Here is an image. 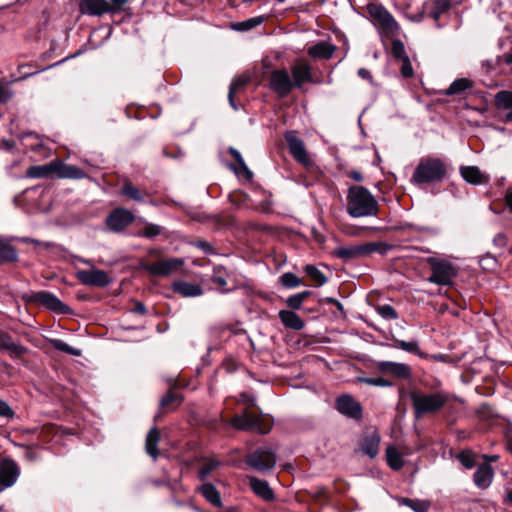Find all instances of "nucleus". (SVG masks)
<instances>
[{
    "mask_svg": "<svg viewBox=\"0 0 512 512\" xmlns=\"http://www.w3.org/2000/svg\"><path fill=\"white\" fill-rule=\"evenodd\" d=\"M493 241H494V243H495L496 245L501 246V247H503V246H505V245H506V237H505V235H504V234H501V233L497 234V235L494 237V240H493Z\"/></svg>",
    "mask_w": 512,
    "mask_h": 512,
    "instance_id": "obj_62",
    "label": "nucleus"
},
{
    "mask_svg": "<svg viewBox=\"0 0 512 512\" xmlns=\"http://www.w3.org/2000/svg\"><path fill=\"white\" fill-rule=\"evenodd\" d=\"M379 444L380 436L378 433L373 432L362 439L360 449L363 454L368 455L370 458H374L379 452Z\"/></svg>",
    "mask_w": 512,
    "mask_h": 512,
    "instance_id": "obj_24",
    "label": "nucleus"
},
{
    "mask_svg": "<svg viewBox=\"0 0 512 512\" xmlns=\"http://www.w3.org/2000/svg\"><path fill=\"white\" fill-rule=\"evenodd\" d=\"M196 246L203 250L205 253H211L212 252V246L210 243L205 241H199L196 243Z\"/></svg>",
    "mask_w": 512,
    "mask_h": 512,
    "instance_id": "obj_61",
    "label": "nucleus"
},
{
    "mask_svg": "<svg viewBox=\"0 0 512 512\" xmlns=\"http://www.w3.org/2000/svg\"><path fill=\"white\" fill-rule=\"evenodd\" d=\"M160 441V431L157 427H153L149 430L146 436L145 441V450L149 456H151L154 460L157 459L158 452V443Z\"/></svg>",
    "mask_w": 512,
    "mask_h": 512,
    "instance_id": "obj_30",
    "label": "nucleus"
},
{
    "mask_svg": "<svg viewBox=\"0 0 512 512\" xmlns=\"http://www.w3.org/2000/svg\"><path fill=\"white\" fill-rule=\"evenodd\" d=\"M479 263L483 269L489 270V269H493L495 267L496 259L494 257L487 256V257L482 258L479 261Z\"/></svg>",
    "mask_w": 512,
    "mask_h": 512,
    "instance_id": "obj_58",
    "label": "nucleus"
},
{
    "mask_svg": "<svg viewBox=\"0 0 512 512\" xmlns=\"http://www.w3.org/2000/svg\"><path fill=\"white\" fill-rule=\"evenodd\" d=\"M284 138L288 144L292 157L303 166H310L312 161L307 153L303 140L297 136L296 131H287L284 134Z\"/></svg>",
    "mask_w": 512,
    "mask_h": 512,
    "instance_id": "obj_8",
    "label": "nucleus"
},
{
    "mask_svg": "<svg viewBox=\"0 0 512 512\" xmlns=\"http://www.w3.org/2000/svg\"><path fill=\"white\" fill-rule=\"evenodd\" d=\"M392 53L396 58L401 60L408 57L406 55L404 44L400 40H394L392 42Z\"/></svg>",
    "mask_w": 512,
    "mask_h": 512,
    "instance_id": "obj_52",
    "label": "nucleus"
},
{
    "mask_svg": "<svg viewBox=\"0 0 512 512\" xmlns=\"http://www.w3.org/2000/svg\"><path fill=\"white\" fill-rule=\"evenodd\" d=\"M358 75L362 79H366V80H371L372 79L371 73L367 69H365V68H360L358 70Z\"/></svg>",
    "mask_w": 512,
    "mask_h": 512,
    "instance_id": "obj_64",
    "label": "nucleus"
},
{
    "mask_svg": "<svg viewBox=\"0 0 512 512\" xmlns=\"http://www.w3.org/2000/svg\"><path fill=\"white\" fill-rule=\"evenodd\" d=\"M245 462L252 469L265 473L275 467L277 456L272 448L263 446L248 453L245 457Z\"/></svg>",
    "mask_w": 512,
    "mask_h": 512,
    "instance_id": "obj_7",
    "label": "nucleus"
},
{
    "mask_svg": "<svg viewBox=\"0 0 512 512\" xmlns=\"http://www.w3.org/2000/svg\"><path fill=\"white\" fill-rule=\"evenodd\" d=\"M389 250V246L385 242H366L361 244H350L337 246L332 255L344 262L361 259L378 252L384 255Z\"/></svg>",
    "mask_w": 512,
    "mask_h": 512,
    "instance_id": "obj_4",
    "label": "nucleus"
},
{
    "mask_svg": "<svg viewBox=\"0 0 512 512\" xmlns=\"http://www.w3.org/2000/svg\"><path fill=\"white\" fill-rule=\"evenodd\" d=\"M251 490L263 500L270 502L275 498L274 492L268 482L254 476L247 477Z\"/></svg>",
    "mask_w": 512,
    "mask_h": 512,
    "instance_id": "obj_19",
    "label": "nucleus"
},
{
    "mask_svg": "<svg viewBox=\"0 0 512 512\" xmlns=\"http://www.w3.org/2000/svg\"><path fill=\"white\" fill-rule=\"evenodd\" d=\"M401 61H402V65H401L402 76L405 78L411 77L413 75L414 71H413V68H412L409 58L405 57Z\"/></svg>",
    "mask_w": 512,
    "mask_h": 512,
    "instance_id": "obj_54",
    "label": "nucleus"
},
{
    "mask_svg": "<svg viewBox=\"0 0 512 512\" xmlns=\"http://www.w3.org/2000/svg\"><path fill=\"white\" fill-rule=\"evenodd\" d=\"M386 458L388 465L393 470H400L404 465L401 453L393 446L387 447Z\"/></svg>",
    "mask_w": 512,
    "mask_h": 512,
    "instance_id": "obj_37",
    "label": "nucleus"
},
{
    "mask_svg": "<svg viewBox=\"0 0 512 512\" xmlns=\"http://www.w3.org/2000/svg\"><path fill=\"white\" fill-rule=\"evenodd\" d=\"M20 475L17 463L11 458H5L0 462V484L4 487L12 486Z\"/></svg>",
    "mask_w": 512,
    "mask_h": 512,
    "instance_id": "obj_16",
    "label": "nucleus"
},
{
    "mask_svg": "<svg viewBox=\"0 0 512 512\" xmlns=\"http://www.w3.org/2000/svg\"><path fill=\"white\" fill-rule=\"evenodd\" d=\"M220 461L214 458H206L203 461L202 466L199 468V477L204 481L210 473L220 466Z\"/></svg>",
    "mask_w": 512,
    "mask_h": 512,
    "instance_id": "obj_42",
    "label": "nucleus"
},
{
    "mask_svg": "<svg viewBox=\"0 0 512 512\" xmlns=\"http://www.w3.org/2000/svg\"><path fill=\"white\" fill-rule=\"evenodd\" d=\"M304 271L318 287L324 285L327 281L325 275L314 265H306Z\"/></svg>",
    "mask_w": 512,
    "mask_h": 512,
    "instance_id": "obj_43",
    "label": "nucleus"
},
{
    "mask_svg": "<svg viewBox=\"0 0 512 512\" xmlns=\"http://www.w3.org/2000/svg\"><path fill=\"white\" fill-rule=\"evenodd\" d=\"M128 2V0H110L108 1L109 13L114 14L121 11L122 7Z\"/></svg>",
    "mask_w": 512,
    "mask_h": 512,
    "instance_id": "obj_55",
    "label": "nucleus"
},
{
    "mask_svg": "<svg viewBox=\"0 0 512 512\" xmlns=\"http://www.w3.org/2000/svg\"><path fill=\"white\" fill-rule=\"evenodd\" d=\"M427 263L432 271L428 278L430 283L448 286L452 284L453 279L457 276V268L447 259L429 257Z\"/></svg>",
    "mask_w": 512,
    "mask_h": 512,
    "instance_id": "obj_6",
    "label": "nucleus"
},
{
    "mask_svg": "<svg viewBox=\"0 0 512 512\" xmlns=\"http://www.w3.org/2000/svg\"><path fill=\"white\" fill-rule=\"evenodd\" d=\"M184 265L182 258H168L146 264L144 269L154 276H169Z\"/></svg>",
    "mask_w": 512,
    "mask_h": 512,
    "instance_id": "obj_12",
    "label": "nucleus"
},
{
    "mask_svg": "<svg viewBox=\"0 0 512 512\" xmlns=\"http://www.w3.org/2000/svg\"><path fill=\"white\" fill-rule=\"evenodd\" d=\"M162 232V227L157 224H147L145 227L138 232V236L146 237V238H154L160 235Z\"/></svg>",
    "mask_w": 512,
    "mask_h": 512,
    "instance_id": "obj_46",
    "label": "nucleus"
},
{
    "mask_svg": "<svg viewBox=\"0 0 512 512\" xmlns=\"http://www.w3.org/2000/svg\"><path fill=\"white\" fill-rule=\"evenodd\" d=\"M31 299L52 311L65 313L68 310V307L62 301L47 291L37 292L32 295Z\"/></svg>",
    "mask_w": 512,
    "mask_h": 512,
    "instance_id": "obj_17",
    "label": "nucleus"
},
{
    "mask_svg": "<svg viewBox=\"0 0 512 512\" xmlns=\"http://www.w3.org/2000/svg\"><path fill=\"white\" fill-rule=\"evenodd\" d=\"M239 168H240V171L238 172L239 174H240V173H243V174L246 176V178H247V179H251V178H252L253 174H252V172L249 170V168L247 167V165L245 164V162H244L243 164H241V165L239 166Z\"/></svg>",
    "mask_w": 512,
    "mask_h": 512,
    "instance_id": "obj_63",
    "label": "nucleus"
},
{
    "mask_svg": "<svg viewBox=\"0 0 512 512\" xmlns=\"http://www.w3.org/2000/svg\"><path fill=\"white\" fill-rule=\"evenodd\" d=\"M182 396L175 391L170 390L161 400L160 406L166 409H174L182 402Z\"/></svg>",
    "mask_w": 512,
    "mask_h": 512,
    "instance_id": "obj_41",
    "label": "nucleus"
},
{
    "mask_svg": "<svg viewBox=\"0 0 512 512\" xmlns=\"http://www.w3.org/2000/svg\"><path fill=\"white\" fill-rule=\"evenodd\" d=\"M79 10L83 15L100 17L109 13L107 0H81Z\"/></svg>",
    "mask_w": 512,
    "mask_h": 512,
    "instance_id": "obj_18",
    "label": "nucleus"
},
{
    "mask_svg": "<svg viewBox=\"0 0 512 512\" xmlns=\"http://www.w3.org/2000/svg\"><path fill=\"white\" fill-rule=\"evenodd\" d=\"M279 318L282 324L293 330H301L304 328V321L291 310H281L279 312Z\"/></svg>",
    "mask_w": 512,
    "mask_h": 512,
    "instance_id": "obj_29",
    "label": "nucleus"
},
{
    "mask_svg": "<svg viewBox=\"0 0 512 512\" xmlns=\"http://www.w3.org/2000/svg\"><path fill=\"white\" fill-rule=\"evenodd\" d=\"M410 398L416 419L437 413L449 401V395L443 391L412 392Z\"/></svg>",
    "mask_w": 512,
    "mask_h": 512,
    "instance_id": "obj_2",
    "label": "nucleus"
},
{
    "mask_svg": "<svg viewBox=\"0 0 512 512\" xmlns=\"http://www.w3.org/2000/svg\"><path fill=\"white\" fill-rule=\"evenodd\" d=\"M199 491L202 494V496L213 506L221 507L222 501H221L220 493L213 484L204 483L199 488Z\"/></svg>",
    "mask_w": 512,
    "mask_h": 512,
    "instance_id": "obj_32",
    "label": "nucleus"
},
{
    "mask_svg": "<svg viewBox=\"0 0 512 512\" xmlns=\"http://www.w3.org/2000/svg\"><path fill=\"white\" fill-rule=\"evenodd\" d=\"M261 22H262V20L260 18H250V19H248L246 21L238 23L235 26V28L238 29V30H249V29H252V28L256 27Z\"/></svg>",
    "mask_w": 512,
    "mask_h": 512,
    "instance_id": "obj_53",
    "label": "nucleus"
},
{
    "mask_svg": "<svg viewBox=\"0 0 512 512\" xmlns=\"http://www.w3.org/2000/svg\"><path fill=\"white\" fill-rule=\"evenodd\" d=\"M131 311L140 315H145L147 313L145 305L141 302H136L134 308Z\"/></svg>",
    "mask_w": 512,
    "mask_h": 512,
    "instance_id": "obj_59",
    "label": "nucleus"
},
{
    "mask_svg": "<svg viewBox=\"0 0 512 512\" xmlns=\"http://www.w3.org/2000/svg\"><path fill=\"white\" fill-rule=\"evenodd\" d=\"M291 73L293 77V87L301 88L305 83L312 80L311 67L309 64H296L292 66Z\"/></svg>",
    "mask_w": 512,
    "mask_h": 512,
    "instance_id": "obj_22",
    "label": "nucleus"
},
{
    "mask_svg": "<svg viewBox=\"0 0 512 512\" xmlns=\"http://www.w3.org/2000/svg\"><path fill=\"white\" fill-rule=\"evenodd\" d=\"M229 152L233 156V158L235 159V161L237 162V164L239 166L244 163V159L242 158V156L238 150H236L235 148H230Z\"/></svg>",
    "mask_w": 512,
    "mask_h": 512,
    "instance_id": "obj_60",
    "label": "nucleus"
},
{
    "mask_svg": "<svg viewBox=\"0 0 512 512\" xmlns=\"http://www.w3.org/2000/svg\"><path fill=\"white\" fill-rule=\"evenodd\" d=\"M375 367L380 373L392 376L398 380H410L412 377V369L405 363L378 361Z\"/></svg>",
    "mask_w": 512,
    "mask_h": 512,
    "instance_id": "obj_11",
    "label": "nucleus"
},
{
    "mask_svg": "<svg viewBox=\"0 0 512 512\" xmlns=\"http://www.w3.org/2000/svg\"><path fill=\"white\" fill-rule=\"evenodd\" d=\"M172 290L182 297H197L203 294V289L200 285L182 280L173 282Z\"/></svg>",
    "mask_w": 512,
    "mask_h": 512,
    "instance_id": "obj_23",
    "label": "nucleus"
},
{
    "mask_svg": "<svg viewBox=\"0 0 512 512\" xmlns=\"http://www.w3.org/2000/svg\"><path fill=\"white\" fill-rule=\"evenodd\" d=\"M50 343L52 344V346L56 350H59L61 352H65V353H68V354L73 355V356H80L81 355V350L70 346L69 344H67L63 340L52 339L50 341Z\"/></svg>",
    "mask_w": 512,
    "mask_h": 512,
    "instance_id": "obj_45",
    "label": "nucleus"
},
{
    "mask_svg": "<svg viewBox=\"0 0 512 512\" xmlns=\"http://www.w3.org/2000/svg\"><path fill=\"white\" fill-rule=\"evenodd\" d=\"M286 304L289 308L293 310H298L301 308L303 302L301 301L300 297L297 294H294L287 298Z\"/></svg>",
    "mask_w": 512,
    "mask_h": 512,
    "instance_id": "obj_57",
    "label": "nucleus"
},
{
    "mask_svg": "<svg viewBox=\"0 0 512 512\" xmlns=\"http://www.w3.org/2000/svg\"><path fill=\"white\" fill-rule=\"evenodd\" d=\"M460 173L466 182L473 185H481L489 182V177L482 173L477 166H462Z\"/></svg>",
    "mask_w": 512,
    "mask_h": 512,
    "instance_id": "obj_21",
    "label": "nucleus"
},
{
    "mask_svg": "<svg viewBox=\"0 0 512 512\" xmlns=\"http://www.w3.org/2000/svg\"><path fill=\"white\" fill-rule=\"evenodd\" d=\"M472 87V81L466 78L456 79L445 91V95H459Z\"/></svg>",
    "mask_w": 512,
    "mask_h": 512,
    "instance_id": "obj_40",
    "label": "nucleus"
},
{
    "mask_svg": "<svg viewBox=\"0 0 512 512\" xmlns=\"http://www.w3.org/2000/svg\"><path fill=\"white\" fill-rule=\"evenodd\" d=\"M495 102L498 108L509 110L506 119L512 120V91H499L495 95Z\"/></svg>",
    "mask_w": 512,
    "mask_h": 512,
    "instance_id": "obj_33",
    "label": "nucleus"
},
{
    "mask_svg": "<svg viewBox=\"0 0 512 512\" xmlns=\"http://www.w3.org/2000/svg\"><path fill=\"white\" fill-rule=\"evenodd\" d=\"M269 87L279 97H286L293 88V81L285 69L273 70L269 78Z\"/></svg>",
    "mask_w": 512,
    "mask_h": 512,
    "instance_id": "obj_10",
    "label": "nucleus"
},
{
    "mask_svg": "<svg viewBox=\"0 0 512 512\" xmlns=\"http://www.w3.org/2000/svg\"><path fill=\"white\" fill-rule=\"evenodd\" d=\"M367 12L373 21L383 30L390 33L398 30V24L394 17L383 6L371 3L367 6Z\"/></svg>",
    "mask_w": 512,
    "mask_h": 512,
    "instance_id": "obj_9",
    "label": "nucleus"
},
{
    "mask_svg": "<svg viewBox=\"0 0 512 512\" xmlns=\"http://www.w3.org/2000/svg\"><path fill=\"white\" fill-rule=\"evenodd\" d=\"M77 278L82 284L88 286L105 287L112 283V278L107 272L94 267L88 270H79Z\"/></svg>",
    "mask_w": 512,
    "mask_h": 512,
    "instance_id": "obj_14",
    "label": "nucleus"
},
{
    "mask_svg": "<svg viewBox=\"0 0 512 512\" xmlns=\"http://www.w3.org/2000/svg\"><path fill=\"white\" fill-rule=\"evenodd\" d=\"M450 7H451L450 0H434L431 4L429 16L433 20L438 21L444 13L449 11Z\"/></svg>",
    "mask_w": 512,
    "mask_h": 512,
    "instance_id": "obj_36",
    "label": "nucleus"
},
{
    "mask_svg": "<svg viewBox=\"0 0 512 512\" xmlns=\"http://www.w3.org/2000/svg\"><path fill=\"white\" fill-rule=\"evenodd\" d=\"M13 97V91L10 88L9 82L0 81V104L7 103Z\"/></svg>",
    "mask_w": 512,
    "mask_h": 512,
    "instance_id": "obj_50",
    "label": "nucleus"
},
{
    "mask_svg": "<svg viewBox=\"0 0 512 512\" xmlns=\"http://www.w3.org/2000/svg\"><path fill=\"white\" fill-rule=\"evenodd\" d=\"M15 415L13 409L7 402L0 399V416L6 418H13Z\"/></svg>",
    "mask_w": 512,
    "mask_h": 512,
    "instance_id": "obj_56",
    "label": "nucleus"
},
{
    "mask_svg": "<svg viewBox=\"0 0 512 512\" xmlns=\"http://www.w3.org/2000/svg\"><path fill=\"white\" fill-rule=\"evenodd\" d=\"M0 349H5L9 352L10 356L20 358L25 352V348L15 343L11 336L5 332H0Z\"/></svg>",
    "mask_w": 512,
    "mask_h": 512,
    "instance_id": "obj_26",
    "label": "nucleus"
},
{
    "mask_svg": "<svg viewBox=\"0 0 512 512\" xmlns=\"http://www.w3.org/2000/svg\"><path fill=\"white\" fill-rule=\"evenodd\" d=\"M57 161L45 165L30 166L26 171L29 178H46L56 174Z\"/></svg>",
    "mask_w": 512,
    "mask_h": 512,
    "instance_id": "obj_27",
    "label": "nucleus"
},
{
    "mask_svg": "<svg viewBox=\"0 0 512 512\" xmlns=\"http://www.w3.org/2000/svg\"><path fill=\"white\" fill-rule=\"evenodd\" d=\"M447 174V164L438 157L422 158L412 174L416 184L439 183Z\"/></svg>",
    "mask_w": 512,
    "mask_h": 512,
    "instance_id": "obj_3",
    "label": "nucleus"
},
{
    "mask_svg": "<svg viewBox=\"0 0 512 512\" xmlns=\"http://www.w3.org/2000/svg\"><path fill=\"white\" fill-rule=\"evenodd\" d=\"M231 424L238 430L254 431L259 434H267L272 428V420L270 418L259 416L248 410L233 417Z\"/></svg>",
    "mask_w": 512,
    "mask_h": 512,
    "instance_id": "obj_5",
    "label": "nucleus"
},
{
    "mask_svg": "<svg viewBox=\"0 0 512 512\" xmlns=\"http://www.w3.org/2000/svg\"><path fill=\"white\" fill-rule=\"evenodd\" d=\"M358 382L365 383L367 385L371 386H379V387H391L393 383L385 378L378 377V378H365V377H358Z\"/></svg>",
    "mask_w": 512,
    "mask_h": 512,
    "instance_id": "obj_47",
    "label": "nucleus"
},
{
    "mask_svg": "<svg viewBox=\"0 0 512 512\" xmlns=\"http://www.w3.org/2000/svg\"><path fill=\"white\" fill-rule=\"evenodd\" d=\"M17 259V252L6 240L0 238V263L13 262Z\"/></svg>",
    "mask_w": 512,
    "mask_h": 512,
    "instance_id": "obj_38",
    "label": "nucleus"
},
{
    "mask_svg": "<svg viewBox=\"0 0 512 512\" xmlns=\"http://www.w3.org/2000/svg\"><path fill=\"white\" fill-rule=\"evenodd\" d=\"M336 409L342 415L352 418L360 419L362 417L361 404L350 395H342L336 399Z\"/></svg>",
    "mask_w": 512,
    "mask_h": 512,
    "instance_id": "obj_15",
    "label": "nucleus"
},
{
    "mask_svg": "<svg viewBox=\"0 0 512 512\" xmlns=\"http://www.w3.org/2000/svg\"><path fill=\"white\" fill-rule=\"evenodd\" d=\"M336 50L335 45L328 42H319L308 48V54L316 59H330Z\"/></svg>",
    "mask_w": 512,
    "mask_h": 512,
    "instance_id": "obj_25",
    "label": "nucleus"
},
{
    "mask_svg": "<svg viewBox=\"0 0 512 512\" xmlns=\"http://www.w3.org/2000/svg\"><path fill=\"white\" fill-rule=\"evenodd\" d=\"M494 471L491 465L482 464L480 465L474 473L473 480L474 484L479 489H487L493 480Z\"/></svg>",
    "mask_w": 512,
    "mask_h": 512,
    "instance_id": "obj_20",
    "label": "nucleus"
},
{
    "mask_svg": "<svg viewBox=\"0 0 512 512\" xmlns=\"http://www.w3.org/2000/svg\"><path fill=\"white\" fill-rule=\"evenodd\" d=\"M229 276L227 269L222 265H216L213 268V274L211 276V281L221 288V292H228L229 289H225L227 285V277Z\"/></svg>",
    "mask_w": 512,
    "mask_h": 512,
    "instance_id": "obj_35",
    "label": "nucleus"
},
{
    "mask_svg": "<svg viewBox=\"0 0 512 512\" xmlns=\"http://www.w3.org/2000/svg\"><path fill=\"white\" fill-rule=\"evenodd\" d=\"M395 343H396V347H398L406 352L414 353V354L420 353L419 345H418L417 341H404V340L396 339Z\"/></svg>",
    "mask_w": 512,
    "mask_h": 512,
    "instance_id": "obj_49",
    "label": "nucleus"
},
{
    "mask_svg": "<svg viewBox=\"0 0 512 512\" xmlns=\"http://www.w3.org/2000/svg\"><path fill=\"white\" fill-rule=\"evenodd\" d=\"M280 284L288 289L296 288L302 285V280L292 272H286L279 278Z\"/></svg>",
    "mask_w": 512,
    "mask_h": 512,
    "instance_id": "obj_44",
    "label": "nucleus"
},
{
    "mask_svg": "<svg viewBox=\"0 0 512 512\" xmlns=\"http://www.w3.org/2000/svg\"><path fill=\"white\" fill-rule=\"evenodd\" d=\"M250 82V77L248 75H241L234 79V81L231 83L229 92H228V100L231 105V107L234 110H237L238 107L234 100V95L236 92H238L240 89L245 87Z\"/></svg>",
    "mask_w": 512,
    "mask_h": 512,
    "instance_id": "obj_34",
    "label": "nucleus"
},
{
    "mask_svg": "<svg viewBox=\"0 0 512 512\" xmlns=\"http://www.w3.org/2000/svg\"><path fill=\"white\" fill-rule=\"evenodd\" d=\"M120 194L136 202H144L149 195L146 190L138 189L130 181L124 182Z\"/></svg>",
    "mask_w": 512,
    "mask_h": 512,
    "instance_id": "obj_31",
    "label": "nucleus"
},
{
    "mask_svg": "<svg viewBox=\"0 0 512 512\" xmlns=\"http://www.w3.org/2000/svg\"><path fill=\"white\" fill-rule=\"evenodd\" d=\"M135 220L134 214L126 208L114 209L106 218V225L113 232H121Z\"/></svg>",
    "mask_w": 512,
    "mask_h": 512,
    "instance_id": "obj_13",
    "label": "nucleus"
},
{
    "mask_svg": "<svg viewBox=\"0 0 512 512\" xmlns=\"http://www.w3.org/2000/svg\"><path fill=\"white\" fill-rule=\"evenodd\" d=\"M398 502L400 505L409 507L414 512H428L430 507V503L426 500L400 498Z\"/></svg>",
    "mask_w": 512,
    "mask_h": 512,
    "instance_id": "obj_39",
    "label": "nucleus"
},
{
    "mask_svg": "<svg viewBox=\"0 0 512 512\" xmlns=\"http://www.w3.org/2000/svg\"><path fill=\"white\" fill-rule=\"evenodd\" d=\"M376 310L377 313L386 320H394L398 318L396 310L389 304L380 305Z\"/></svg>",
    "mask_w": 512,
    "mask_h": 512,
    "instance_id": "obj_48",
    "label": "nucleus"
},
{
    "mask_svg": "<svg viewBox=\"0 0 512 512\" xmlns=\"http://www.w3.org/2000/svg\"><path fill=\"white\" fill-rule=\"evenodd\" d=\"M56 174L59 178L65 179H82L86 176V173L74 166L68 164H62L57 161Z\"/></svg>",
    "mask_w": 512,
    "mask_h": 512,
    "instance_id": "obj_28",
    "label": "nucleus"
},
{
    "mask_svg": "<svg viewBox=\"0 0 512 512\" xmlns=\"http://www.w3.org/2000/svg\"><path fill=\"white\" fill-rule=\"evenodd\" d=\"M347 213L353 218L376 216L378 202L363 186H352L347 193Z\"/></svg>",
    "mask_w": 512,
    "mask_h": 512,
    "instance_id": "obj_1",
    "label": "nucleus"
},
{
    "mask_svg": "<svg viewBox=\"0 0 512 512\" xmlns=\"http://www.w3.org/2000/svg\"><path fill=\"white\" fill-rule=\"evenodd\" d=\"M458 459L465 468L470 469L475 465L474 455L469 451L461 452Z\"/></svg>",
    "mask_w": 512,
    "mask_h": 512,
    "instance_id": "obj_51",
    "label": "nucleus"
}]
</instances>
